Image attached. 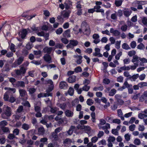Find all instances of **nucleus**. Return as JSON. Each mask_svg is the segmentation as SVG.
I'll use <instances>...</instances> for the list:
<instances>
[{
    "instance_id": "09e8293b",
    "label": "nucleus",
    "mask_w": 147,
    "mask_h": 147,
    "mask_svg": "<svg viewBox=\"0 0 147 147\" xmlns=\"http://www.w3.org/2000/svg\"><path fill=\"white\" fill-rule=\"evenodd\" d=\"M81 1H77L76 3V9H80L82 8V5L81 4Z\"/></svg>"
},
{
    "instance_id": "e2e57ef3",
    "label": "nucleus",
    "mask_w": 147,
    "mask_h": 147,
    "mask_svg": "<svg viewBox=\"0 0 147 147\" xmlns=\"http://www.w3.org/2000/svg\"><path fill=\"white\" fill-rule=\"evenodd\" d=\"M131 47L132 49L135 48L136 46V42L134 41L131 42L130 44Z\"/></svg>"
},
{
    "instance_id": "774afa93",
    "label": "nucleus",
    "mask_w": 147,
    "mask_h": 147,
    "mask_svg": "<svg viewBox=\"0 0 147 147\" xmlns=\"http://www.w3.org/2000/svg\"><path fill=\"white\" fill-rule=\"evenodd\" d=\"M146 76V75L145 74H143L140 76L139 75L138 78L140 80L142 81L145 78Z\"/></svg>"
},
{
    "instance_id": "393cba45",
    "label": "nucleus",
    "mask_w": 147,
    "mask_h": 147,
    "mask_svg": "<svg viewBox=\"0 0 147 147\" xmlns=\"http://www.w3.org/2000/svg\"><path fill=\"white\" fill-rule=\"evenodd\" d=\"M38 132L39 135H43L45 133V129L43 127H39L38 129Z\"/></svg>"
},
{
    "instance_id": "49530a36",
    "label": "nucleus",
    "mask_w": 147,
    "mask_h": 147,
    "mask_svg": "<svg viewBox=\"0 0 147 147\" xmlns=\"http://www.w3.org/2000/svg\"><path fill=\"white\" fill-rule=\"evenodd\" d=\"M115 13H113L111 15V19L114 20H116L117 19V16L116 13V12H115Z\"/></svg>"
},
{
    "instance_id": "37998d69",
    "label": "nucleus",
    "mask_w": 147,
    "mask_h": 147,
    "mask_svg": "<svg viewBox=\"0 0 147 147\" xmlns=\"http://www.w3.org/2000/svg\"><path fill=\"white\" fill-rule=\"evenodd\" d=\"M74 90L73 88L71 87L69 88L68 90V93L70 96H73L74 94Z\"/></svg>"
},
{
    "instance_id": "a18cd8bd",
    "label": "nucleus",
    "mask_w": 147,
    "mask_h": 147,
    "mask_svg": "<svg viewBox=\"0 0 147 147\" xmlns=\"http://www.w3.org/2000/svg\"><path fill=\"white\" fill-rule=\"evenodd\" d=\"M147 117V115L145 114L140 113L138 115V117L141 119H142L144 118Z\"/></svg>"
},
{
    "instance_id": "9b49d317",
    "label": "nucleus",
    "mask_w": 147,
    "mask_h": 147,
    "mask_svg": "<svg viewBox=\"0 0 147 147\" xmlns=\"http://www.w3.org/2000/svg\"><path fill=\"white\" fill-rule=\"evenodd\" d=\"M99 37L98 34H94L92 36V38L94 39L93 42L96 44L99 43L100 41V40L99 39Z\"/></svg>"
},
{
    "instance_id": "0eeeda50",
    "label": "nucleus",
    "mask_w": 147,
    "mask_h": 147,
    "mask_svg": "<svg viewBox=\"0 0 147 147\" xmlns=\"http://www.w3.org/2000/svg\"><path fill=\"white\" fill-rule=\"evenodd\" d=\"M132 85L131 84H129L127 81H125L124 84L123 86L122 87L118 89V90L120 91H122L123 89H125L126 88H130L131 87Z\"/></svg>"
},
{
    "instance_id": "7c9ffc66",
    "label": "nucleus",
    "mask_w": 147,
    "mask_h": 147,
    "mask_svg": "<svg viewBox=\"0 0 147 147\" xmlns=\"http://www.w3.org/2000/svg\"><path fill=\"white\" fill-rule=\"evenodd\" d=\"M64 36L69 38L70 37V30L69 29L66 30L63 34Z\"/></svg>"
},
{
    "instance_id": "c9c22d12",
    "label": "nucleus",
    "mask_w": 147,
    "mask_h": 147,
    "mask_svg": "<svg viewBox=\"0 0 147 147\" xmlns=\"http://www.w3.org/2000/svg\"><path fill=\"white\" fill-rule=\"evenodd\" d=\"M117 92L116 90L114 89L113 88L111 90V91H109V96H113Z\"/></svg>"
},
{
    "instance_id": "6ab92c4d",
    "label": "nucleus",
    "mask_w": 147,
    "mask_h": 147,
    "mask_svg": "<svg viewBox=\"0 0 147 147\" xmlns=\"http://www.w3.org/2000/svg\"><path fill=\"white\" fill-rule=\"evenodd\" d=\"M43 59L45 61L49 63H50L51 62V58L48 54H45L43 57Z\"/></svg>"
},
{
    "instance_id": "7ed1b4c3",
    "label": "nucleus",
    "mask_w": 147,
    "mask_h": 147,
    "mask_svg": "<svg viewBox=\"0 0 147 147\" xmlns=\"http://www.w3.org/2000/svg\"><path fill=\"white\" fill-rule=\"evenodd\" d=\"M27 69V68L21 66L20 69L15 70V72L17 75H20L25 74Z\"/></svg>"
},
{
    "instance_id": "dca6fc26",
    "label": "nucleus",
    "mask_w": 147,
    "mask_h": 147,
    "mask_svg": "<svg viewBox=\"0 0 147 147\" xmlns=\"http://www.w3.org/2000/svg\"><path fill=\"white\" fill-rule=\"evenodd\" d=\"M84 129L86 133H87L89 136H90L92 135V130L90 126H85Z\"/></svg>"
},
{
    "instance_id": "de8ad7c7",
    "label": "nucleus",
    "mask_w": 147,
    "mask_h": 147,
    "mask_svg": "<svg viewBox=\"0 0 147 147\" xmlns=\"http://www.w3.org/2000/svg\"><path fill=\"white\" fill-rule=\"evenodd\" d=\"M141 143L140 140L138 138L135 139L134 141V143L136 145H140Z\"/></svg>"
},
{
    "instance_id": "8fccbe9b",
    "label": "nucleus",
    "mask_w": 147,
    "mask_h": 147,
    "mask_svg": "<svg viewBox=\"0 0 147 147\" xmlns=\"http://www.w3.org/2000/svg\"><path fill=\"white\" fill-rule=\"evenodd\" d=\"M91 116L92 117V120L93 122H95V113L94 112H92L91 114Z\"/></svg>"
},
{
    "instance_id": "20e7f679",
    "label": "nucleus",
    "mask_w": 147,
    "mask_h": 147,
    "mask_svg": "<svg viewBox=\"0 0 147 147\" xmlns=\"http://www.w3.org/2000/svg\"><path fill=\"white\" fill-rule=\"evenodd\" d=\"M47 82L48 84H50L49 86V87L46 90V92H51L53 89L54 88V85L53 84V82L52 80L49 79L47 80Z\"/></svg>"
},
{
    "instance_id": "bb28decb",
    "label": "nucleus",
    "mask_w": 147,
    "mask_h": 147,
    "mask_svg": "<svg viewBox=\"0 0 147 147\" xmlns=\"http://www.w3.org/2000/svg\"><path fill=\"white\" fill-rule=\"evenodd\" d=\"M27 33V31L26 29H23L20 34L21 38L22 39L24 38L26 36Z\"/></svg>"
},
{
    "instance_id": "338daca9",
    "label": "nucleus",
    "mask_w": 147,
    "mask_h": 147,
    "mask_svg": "<svg viewBox=\"0 0 147 147\" xmlns=\"http://www.w3.org/2000/svg\"><path fill=\"white\" fill-rule=\"evenodd\" d=\"M136 127V125H135L133 124H132L129 127V129L131 131H133L135 129Z\"/></svg>"
},
{
    "instance_id": "13d9d810",
    "label": "nucleus",
    "mask_w": 147,
    "mask_h": 147,
    "mask_svg": "<svg viewBox=\"0 0 147 147\" xmlns=\"http://www.w3.org/2000/svg\"><path fill=\"white\" fill-rule=\"evenodd\" d=\"M9 94L7 92L4 94L3 98L5 100L7 101H9Z\"/></svg>"
},
{
    "instance_id": "ea45409f",
    "label": "nucleus",
    "mask_w": 147,
    "mask_h": 147,
    "mask_svg": "<svg viewBox=\"0 0 147 147\" xmlns=\"http://www.w3.org/2000/svg\"><path fill=\"white\" fill-rule=\"evenodd\" d=\"M102 129L103 130L110 129V124L107 123H106L105 125L103 126H102Z\"/></svg>"
},
{
    "instance_id": "5701e85b",
    "label": "nucleus",
    "mask_w": 147,
    "mask_h": 147,
    "mask_svg": "<svg viewBox=\"0 0 147 147\" xmlns=\"http://www.w3.org/2000/svg\"><path fill=\"white\" fill-rule=\"evenodd\" d=\"M53 49L51 47H46L43 49V51L45 53H47L48 54L51 53Z\"/></svg>"
},
{
    "instance_id": "58836bf2",
    "label": "nucleus",
    "mask_w": 147,
    "mask_h": 147,
    "mask_svg": "<svg viewBox=\"0 0 147 147\" xmlns=\"http://www.w3.org/2000/svg\"><path fill=\"white\" fill-rule=\"evenodd\" d=\"M138 49L140 50H143L145 48V47L144 45L142 43H140L138 45L137 47Z\"/></svg>"
},
{
    "instance_id": "4d7b16f0",
    "label": "nucleus",
    "mask_w": 147,
    "mask_h": 147,
    "mask_svg": "<svg viewBox=\"0 0 147 147\" xmlns=\"http://www.w3.org/2000/svg\"><path fill=\"white\" fill-rule=\"evenodd\" d=\"M121 41H117L115 44V47L116 49H119L120 47Z\"/></svg>"
},
{
    "instance_id": "9d476101",
    "label": "nucleus",
    "mask_w": 147,
    "mask_h": 147,
    "mask_svg": "<svg viewBox=\"0 0 147 147\" xmlns=\"http://www.w3.org/2000/svg\"><path fill=\"white\" fill-rule=\"evenodd\" d=\"M95 52L93 53V55L94 57H102L103 55L100 53V49L98 48H95L94 49Z\"/></svg>"
},
{
    "instance_id": "79ce46f5",
    "label": "nucleus",
    "mask_w": 147,
    "mask_h": 147,
    "mask_svg": "<svg viewBox=\"0 0 147 147\" xmlns=\"http://www.w3.org/2000/svg\"><path fill=\"white\" fill-rule=\"evenodd\" d=\"M69 42L74 47L76 46L78 44V41L76 40H71Z\"/></svg>"
},
{
    "instance_id": "c03bdc74",
    "label": "nucleus",
    "mask_w": 147,
    "mask_h": 147,
    "mask_svg": "<svg viewBox=\"0 0 147 147\" xmlns=\"http://www.w3.org/2000/svg\"><path fill=\"white\" fill-rule=\"evenodd\" d=\"M34 109L35 111L36 112H38L40 111L41 108L40 107L38 106L36 104H35L34 105Z\"/></svg>"
},
{
    "instance_id": "f3484780",
    "label": "nucleus",
    "mask_w": 147,
    "mask_h": 147,
    "mask_svg": "<svg viewBox=\"0 0 147 147\" xmlns=\"http://www.w3.org/2000/svg\"><path fill=\"white\" fill-rule=\"evenodd\" d=\"M4 89L7 90V92L9 95L12 94H13L15 93L16 91V89L14 88L5 87Z\"/></svg>"
},
{
    "instance_id": "4be33fe9",
    "label": "nucleus",
    "mask_w": 147,
    "mask_h": 147,
    "mask_svg": "<svg viewBox=\"0 0 147 147\" xmlns=\"http://www.w3.org/2000/svg\"><path fill=\"white\" fill-rule=\"evenodd\" d=\"M76 76L74 75L70 76L68 79V81L69 83L74 82L76 81Z\"/></svg>"
},
{
    "instance_id": "f03ea898",
    "label": "nucleus",
    "mask_w": 147,
    "mask_h": 147,
    "mask_svg": "<svg viewBox=\"0 0 147 147\" xmlns=\"http://www.w3.org/2000/svg\"><path fill=\"white\" fill-rule=\"evenodd\" d=\"M11 115V109L10 107L7 106L4 110L3 112L1 114V117L3 119H7Z\"/></svg>"
},
{
    "instance_id": "cd10ccee",
    "label": "nucleus",
    "mask_w": 147,
    "mask_h": 147,
    "mask_svg": "<svg viewBox=\"0 0 147 147\" xmlns=\"http://www.w3.org/2000/svg\"><path fill=\"white\" fill-rule=\"evenodd\" d=\"M138 74H134L132 76H131L129 80H130L131 81H135L136 79L138 78Z\"/></svg>"
},
{
    "instance_id": "680f3d73",
    "label": "nucleus",
    "mask_w": 147,
    "mask_h": 147,
    "mask_svg": "<svg viewBox=\"0 0 147 147\" xmlns=\"http://www.w3.org/2000/svg\"><path fill=\"white\" fill-rule=\"evenodd\" d=\"M115 140V138L113 136H109L108 139V142H113Z\"/></svg>"
},
{
    "instance_id": "412c9836",
    "label": "nucleus",
    "mask_w": 147,
    "mask_h": 147,
    "mask_svg": "<svg viewBox=\"0 0 147 147\" xmlns=\"http://www.w3.org/2000/svg\"><path fill=\"white\" fill-rule=\"evenodd\" d=\"M57 105L63 110L65 109L67 107V104L65 102L62 103H58L57 104Z\"/></svg>"
},
{
    "instance_id": "864d4df0",
    "label": "nucleus",
    "mask_w": 147,
    "mask_h": 147,
    "mask_svg": "<svg viewBox=\"0 0 147 147\" xmlns=\"http://www.w3.org/2000/svg\"><path fill=\"white\" fill-rule=\"evenodd\" d=\"M1 130L4 132H9L10 131L9 128L6 127H2L1 128Z\"/></svg>"
},
{
    "instance_id": "a211bd4d",
    "label": "nucleus",
    "mask_w": 147,
    "mask_h": 147,
    "mask_svg": "<svg viewBox=\"0 0 147 147\" xmlns=\"http://www.w3.org/2000/svg\"><path fill=\"white\" fill-rule=\"evenodd\" d=\"M14 86L18 87H21L23 88L25 87V83L23 81H18L16 82V85Z\"/></svg>"
},
{
    "instance_id": "72a5a7b5",
    "label": "nucleus",
    "mask_w": 147,
    "mask_h": 147,
    "mask_svg": "<svg viewBox=\"0 0 147 147\" xmlns=\"http://www.w3.org/2000/svg\"><path fill=\"white\" fill-rule=\"evenodd\" d=\"M10 68L9 65V64L7 63L5 64L3 68V70L5 71L8 72L10 70Z\"/></svg>"
},
{
    "instance_id": "e433bc0d",
    "label": "nucleus",
    "mask_w": 147,
    "mask_h": 147,
    "mask_svg": "<svg viewBox=\"0 0 147 147\" xmlns=\"http://www.w3.org/2000/svg\"><path fill=\"white\" fill-rule=\"evenodd\" d=\"M36 16V14H34L33 15L30 16H28L26 15H25L23 14H22V17H25L27 18L28 20H30L32 19L34 17H35V16Z\"/></svg>"
},
{
    "instance_id": "0e129e2a",
    "label": "nucleus",
    "mask_w": 147,
    "mask_h": 147,
    "mask_svg": "<svg viewBox=\"0 0 147 147\" xmlns=\"http://www.w3.org/2000/svg\"><path fill=\"white\" fill-rule=\"evenodd\" d=\"M36 91V89L34 88H30L28 90L29 94H32L34 93Z\"/></svg>"
},
{
    "instance_id": "052dcab7",
    "label": "nucleus",
    "mask_w": 147,
    "mask_h": 147,
    "mask_svg": "<svg viewBox=\"0 0 147 147\" xmlns=\"http://www.w3.org/2000/svg\"><path fill=\"white\" fill-rule=\"evenodd\" d=\"M86 103L88 105L90 106L93 104L94 101L92 99L89 98L87 99Z\"/></svg>"
},
{
    "instance_id": "2eb2a0df",
    "label": "nucleus",
    "mask_w": 147,
    "mask_h": 147,
    "mask_svg": "<svg viewBox=\"0 0 147 147\" xmlns=\"http://www.w3.org/2000/svg\"><path fill=\"white\" fill-rule=\"evenodd\" d=\"M59 87L61 89H66L67 88L68 85L66 82L61 81L60 83Z\"/></svg>"
},
{
    "instance_id": "1a4fd4ad",
    "label": "nucleus",
    "mask_w": 147,
    "mask_h": 147,
    "mask_svg": "<svg viewBox=\"0 0 147 147\" xmlns=\"http://www.w3.org/2000/svg\"><path fill=\"white\" fill-rule=\"evenodd\" d=\"M115 98L117 101L121 105L124 103L123 101L121 99V96L119 94H116L115 96Z\"/></svg>"
},
{
    "instance_id": "bf43d9fd",
    "label": "nucleus",
    "mask_w": 147,
    "mask_h": 147,
    "mask_svg": "<svg viewBox=\"0 0 147 147\" xmlns=\"http://www.w3.org/2000/svg\"><path fill=\"white\" fill-rule=\"evenodd\" d=\"M127 26L126 24H124L121 26V29L122 31L125 32L127 30Z\"/></svg>"
},
{
    "instance_id": "ddd939ff",
    "label": "nucleus",
    "mask_w": 147,
    "mask_h": 147,
    "mask_svg": "<svg viewBox=\"0 0 147 147\" xmlns=\"http://www.w3.org/2000/svg\"><path fill=\"white\" fill-rule=\"evenodd\" d=\"M101 6L99 5H96L94 7V9L95 11L97 12H101L102 15L104 14V10L102 9H100Z\"/></svg>"
},
{
    "instance_id": "5fc2aeb1",
    "label": "nucleus",
    "mask_w": 147,
    "mask_h": 147,
    "mask_svg": "<svg viewBox=\"0 0 147 147\" xmlns=\"http://www.w3.org/2000/svg\"><path fill=\"white\" fill-rule=\"evenodd\" d=\"M24 60V57H20L18 59L17 63L18 65H20L23 62Z\"/></svg>"
},
{
    "instance_id": "69168bd1",
    "label": "nucleus",
    "mask_w": 147,
    "mask_h": 147,
    "mask_svg": "<svg viewBox=\"0 0 147 147\" xmlns=\"http://www.w3.org/2000/svg\"><path fill=\"white\" fill-rule=\"evenodd\" d=\"M8 123L6 120H3L0 122V126H4L7 125Z\"/></svg>"
},
{
    "instance_id": "c756f323",
    "label": "nucleus",
    "mask_w": 147,
    "mask_h": 147,
    "mask_svg": "<svg viewBox=\"0 0 147 147\" xmlns=\"http://www.w3.org/2000/svg\"><path fill=\"white\" fill-rule=\"evenodd\" d=\"M129 69L128 67L126 66L125 65L123 67H121L120 68L117 70L118 72L119 73L121 72L122 71H128V69Z\"/></svg>"
},
{
    "instance_id": "b1692460",
    "label": "nucleus",
    "mask_w": 147,
    "mask_h": 147,
    "mask_svg": "<svg viewBox=\"0 0 147 147\" xmlns=\"http://www.w3.org/2000/svg\"><path fill=\"white\" fill-rule=\"evenodd\" d=\"M117 114L118 116L122 120H124L123 114L121 109H119L117 110Z\"/></svg>"
},
{
    "instance_id": "a878e982",
    "label": "nucleus",
    "mask_w": 147,
    "mask_h": 147,
    "mask_svg": "<svg viewBox=\"0 0 147 147\" xmlns=\"http://www.w3.org/2000/svg\"><path fill=\"white\" fill-rule=\"evenodd\" d=\"M134 65H130L128 66L129 69H128V71L131 69L132 70H135L137 67L138 66V63H134Z\"/></svg>"
},
{
    "instance_id": "f8f14e48",
    "label": "nucleus",
    "mask_w": 147,
    "mask_h": 147,
    "mask_svg": "<svg viewBox=\"0 0 147 147\" xmlns=\"http://www.w3.org/2000/svg\"><path fill=\"white\" fill-rule=\"evenodd\" d=\"M72 3L70 1H66L64 3L65 7L66 10L72 8Z\"/></svg>"
},
{
    "instance_id": "423d86ee",
    "label": "nucleus",
    "mask_w": 147,
    "mask_h": 147,
    "mask_svg": "<svg viewBox=\"0 0 147 147\" xmlns=\"http://www.w3.org/2000/svg\"><path fill=\"white\" fill-rule=\"evenodd\" d=\"M73 109H66L64 111L65 116L68 117H71L74 116Z\"/></svg>"
},
{
    "instance_id": "f704fd0d",
    "label": "nucleus",
    "mask_w": 147,
    "mask_h": 147,
    "mask_svg": "<svg viewBox=\"0 0 147 147\" xmlns=\"http://www.w3.org/2000/svg\"><path fill=\"white\" fill-rule=\"evenodd\" d=\"M123 3L122 0H115V4L116 7H118L121 6Z\"/></svg>"
},
{
    "instance_id": "f257e3e1",
    "label": "nucleus",
    "mask_w": 147,
    "mask_h": 147,
    "mask_svg": "<svg viewBox=\"0 0 147 147\" xmlns=\"http://www.w3.org/2000/svg\"><path fill=\"white\" fill-rule=\"evenodd\" d=\"M81 27L83 29V33L86 36H89L91 33V29L89 24L85 21L82 22Z\"/></svg>"
},
{
    "instance_id": "4c0bfd02",
    "label": "nucleus",
    "mask_w": 147,
    "mask_h": 147,
    "mask_svg": "<svg viewBox=\"0 0 147 147\" xmlns=\"http://www.w3.org/2000/svg\"><path fill=\"white\" fill-rule=\"evenodd\" d=\"M50 112L53 113H55L59 109L57 107H51Z\"/></svg>"
},
{
    "instance_id": "aec40b11",
    "label": "nucleus",
    "mask_w": 147,
    "mask_h": 147,
    "mask_svg": "<svg viewBox=\"0 0 147 147\" xmlns=\"http://www.w3.org/2000/svg\"><path fill=\"white\" fill-rule=\"evenodd\" d=\"M74 57L78 58L76 62L78 64H80L82 62V59L83 58V57L81 55H77L76 56H74Z\"/></svg>"
},
{
    "instance_id": "6e6552de",
    "label": "nucleus",
    "mask_w": 147,
    "mask_h": 147,
    "mask_svg": "<svg viewBox=\"0 0 147 147\" xmlns=\"http://www.w3.org/2000/svg\"><path fill=\"white\" fill-rule=\"evenodd\" d=\"M123 14L125 17H128L132 13V10L129 8H124L123 10Z\"/></svg>"
},
{
    "instance_id": "39448f33",
    "label": "nucleus",
    "mask_w": 147,
    "mask_h": 147,
    "mask_svg": "<svg viewBox=\"0 0 147 147\" xmlns=\"http://www.w3.org/2000/svg\"><path fill=\"white\" fill-rule=\"evenodd\" d=\"M71 13V10H66L62 11L61 12V16L63 18H67Z\"/></svg>"
},
{
    "instance_id": "603ef678",
    "label": "nucleus",
    "mask_w": 147,
    "mask_h": 147,
    "mask_svg": "<svg viewBox=\"0 0 147 147\" xmlns=\"http://www.w3.org/2000/svg\"><path fill=\"white\" fill-rule=\"evenodd\" d=\"M136 53V52L134 50H132L129 51L128 52V55L130 57H131L134 55Z\"/></svg>"
},
{
    "instance_id": "4468645a",
    "label": "nucleus",
    "mask_w": 147,
    "mask_h": 147,
    "mask_svg": "<svg viewBox=\"0 0 147 147\" xmlns=\"http://www.w3.org/2000/svg\"><path fill=\"white\" fill-rule=\"evenodd\" d=\"M110 32L112 34L113 36H118L120 34V32L117 30H114L113 28H111L110 29Z\"/></svg>"
},
{
    "instance_id": "6e6d98bb",
    "label": "nucleus",
    "mask_w": 147,
    "mask_h": 147,
    "mask_svg": "<svg viewBox=\"0 0 147 147\" xmlns=\"http://www.w3.org/2000/svg\"><path fill=\"white\" fill-rule=\"evenodd\" d=\"M142 22L143 24L144 25L147 24V18L146 17H142L141 18Z\"/></svg>"
},
{
    "instance_id": "473e14b6",
    "label": "nucleus",
    "mask_w": 147,
    "mask_h": 147,
    "mask_svg": "<svg viewBox=\"0 0 147 147\" xmlns=\"http://www.w3.org/2000/svg\"><path fill=\"white\" fill-rule=\"evenodd\" d=\"M122 48L125 50H130L131 49V47L126 43H123L122 45Z\"/></svg>"
},
{
    "instance_id": "a19ab883",
    "label": "nucleus",
    "mask_w": 147,
    "mask_h": 147,
    "mask_svg": "<svg viewBox=\"0 0 147 147\" xmlns=\"http://www.w3.org/2000/svg\"><path fill=\"white\" fill-rule=\"evenodd\" d=\"M30 126L27 124L24 123L22 126V128L24 129L27 130L30 128Z\"/></svg>"
},
{
    "instance_id": "2f4dec72",
    "label": "nucleus",
    "mask_w": 147,
    "mask_h": 147,
    "mask_svg": "<svg viewBox=\"0 0 147 147\" xmlns=\"http://www.w3.org/2000/svg\"><path fill=\"white\" fill-rule=\"evenodd\" d=\"M140 58V57H139L136 55L134 56L133 57V58L131 60V62L132 63H138L139 62V60Z\"/></svg>"
},
{
    "instance_id": "3c124183",
    "label": "nucleus",
    "mask_w": 147,
    "mask_h": 147,
    "mask_svg": "<svg viewBox=\"0 0 147 147\" xmlns=\"http://www.w3.org/2000/svg\"><path fill=\"white\" fill-rule=\"evenodd\" d=\"M82 70L81 67L80 66H78L74 69V72L76 73L81 72Z\"/></svg>"
},
{
    "instance_id": "c85d7f7f",
    "label": "nucleus",
    "mask_w": 147,
    "mask_h": 147,
    "mask_svg": "<svg viewBox=\"0 0 147 147\" xmlns=\"http://www.w3.org/2000/svg\"><path fill=\"white\" fill-rule=\"evenodd\" d=\"M19 91L20 95L21 96H25L27 94L26 91L24 89H19Z\"/></svg>"
}]
</instances>
